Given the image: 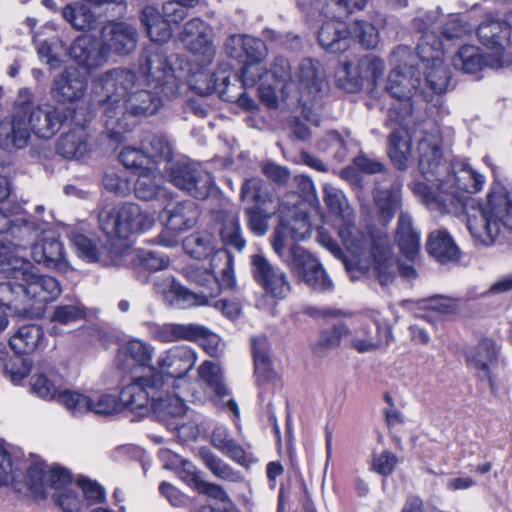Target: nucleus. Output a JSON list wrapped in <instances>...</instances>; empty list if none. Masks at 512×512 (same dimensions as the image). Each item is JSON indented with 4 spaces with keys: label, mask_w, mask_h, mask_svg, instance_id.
I'll list each match as a JSON object with an SVG mask.
<instances>
[{
    "label": "nucleus",
    "mask_w": 512,
    "mask_h": 512,
    "mask_svg": "<svg viewBox=\"0 0 512 512\" xmlns=\"http://www.w3.org/2000/svg\"><path fill=\"white\" fill-rule=\"evenodd\" d=\"M99 102L103 108V121L108 136L118 140L130 129L125 115L150 116L156 114L167 101L178 97H166L160 90L147 87L137 74L128 69L115 68L105 72L95 82Z\"/></svg>",
    "instance_id": "1"
},
{
    "label": "nucleus",
    "mask_w": 512,
    "mask_h": 512,
    "mask_svg": "<svg viewBox=\"0 0 512 512\" xmlns=\"http://www.w3.org/2000/svg\"><path fill=\"white\" fill-rule=\"evenodd\" d=\"M419 169L426 182H414L412 190L430 209L446 213L463 204L460 192L476 193L484 184V177L472 169H462L458 173L441 180L438 176L446 172L448 166L442 162L440 138L437 134H428L418 145Z\"/></svg>",
    "instance_id": "2"
},
{
    "label": "nucleus",
    "mask_w": 512,
    "mask_h": 512,
    "mask_svg": "<svg viewBox=\"0 0 512 512\" xmlns=\"http://www.w3.org/2000/svg\"><path fill=\"white\" fill-rule=\"evenodd\" d=\"M339 236L347 250L357 259L361 272L378 281L383 287L394 282L399 263L392 256L386 233L369 231L365 234L347 221L340 225Z\"/></svg>",
    "instance_id": "3"
},
{
    "label": "nucleus",
    "mask_w": 512,
    "mask_h": 512,
    "mask_svg": "<svg viewBox=\"0 0 512 512\" xmlns=\"http://www.w3.org/2000/svg\"><path fill=\"white\" fill-rule=\"evenodd\" d=\"M467 228L476 245L491 246L504 230H512V187L492 185L487 202L467 215Z\"/></svg>",
    "instance_id": "4"
},
{
    "label": "nucleus",
    "mask_w": 512,
    "mask_h": 512,
    "mask_svg": "<svg viewBox=\"0 0 512 512\" xmlns=\"http://www.w3.org/2000/svg\"><path fill=\"white\" fill-rule=\"evenodd\" d=\"M0 276L21 280L26 300L34 305L44 306L55 301L62 291L56 278L40 273L30 261L13 253L1 241Z\"/></svg>",
    "instance_id": "5"
},
{
    "label": "nucleus",
    "mask_w": 512,
    "mask_h": 512,
    "mask_svg": "<svg viewBox=\"0 0 512 512\" xmlns=\"http://www.w3.org/2000/svg\"><path fill=\"white\" fill-rule=\"evenodd\" d=\"M187 279L202 287L201 293H194L181 285L172 277H158L154 282V291L170 306L187 308L191 306L212 305L213 299L223 286L219 285L218 277L208 269L189 267L186 270Z\"/></svg>",
    "instance_id": "6"
},
{
    "label": "nucleus",
    "mask_w": 512,
    "mask_h": 512,
    "mask_svg": "<svg viewBox=\"0 0 512 512\" xmlns=\"http://www.w3.org/2000/svg\"><path fill=\"white\" fill-rule=\"evenodd\" d=\"M435 13H428L425 18L414 19V26L423 35L417 46V53L426 68V82L436 93L441 94L447 90L450 81V72L443 65L442 43L433 32L428 29L434 24Z\"/></svg>",
    "instance_id": "7"
},
{
    "label": "nucleus",
    "mask_w": 512,
    "mask_h": 512,
    "mask_svg": "<svg viewBox=\"0 0 512 512\" xmlns=\"http://www.w3.org/2000/svg\"><path fill=\"white\" fill-rule=\"evenodd\" d=\"M98 220L101 230L110 239H126L132 234L150 230L155 223L153 215L131 202L105 206Z\"/></svg>",
    "instance_id": "8"
},
{
    "label": "nucleus",
    "mask_w": 512,
    "mask_h": 512,
    "mask_svg": "<svg viewBox=\"0 0 512 512\" xmlns=\"http://www.w3.org/2000/svg\"><path fill=\"white\" fill-rule=\"evenodd\" d=\"M139 71L147 87L160 90L166 97H180L183 90L181 78L175 74L167 55L157 45L147 47L141 54Z\"/></svg>",
    "instance_id": "9"
},
{
    "label": "nucleus",
    "mask_w": 512,
    "mask_h": 512,
    "mask_svg": "<svg viewBox=\"0 0 512 512\" xmlns=\"http://www.w3.org/2000/svg\"><path fill=\"white\" fill-rule=\"evenodd\" d=\"M420 83L419 73L412 66L393 69L387 79L386 90L395 102L388 109L386 126L405 125L413 111L412 97Z\"/></svg>",
    "instance_id": "10"
},
{
    "label": "nucleus",
    "mask_w": 512,
    "mask_h": 512,
    "mask_svg": "<svg viewBox=\"0 0 512 512\" xmlns=\"http://www.w3.org/2000/svg\"><path fill=\"white\" fill-rule=\"evenodd\" d=\"M16 104L26 123L30 135L39 139L52 138L66 121L63 109L51 104H36L29 89L19 91Z\"/></svg>",
    "instance_id": "11"
},
{
    "label": "nucleus",
    "mask_w": 512,
    "mask_h": 512,
    "mask_svg": "<svg viewBox=\"0 0 512 512\" xmlns=\"http://www.w3.org/2000/svg\"><path fill=\"white\" fill-rule=\"evenodd\" d=\"M323 73L318 61L304 59L295 73L294 81H289L283 88V102L289 108H302L303 112L310 110L321 91Z\"/></svg>",
    "instance_id": "12"
},
{
    "label": "nucleus",
    "mask_w": 512,
    "mask_h": 512,
    "mask_svg": "<svg viewBox=\"0 0 512 512\" xmlns=\"http://www.w3.org/2000/svg\"><path fill=\"white\" fill-rule=\"evenodd\" d=\"M241 197L243 201L252 204L246 208L249 229L255 235L263 236L268 231V219L277 211L278 203L259 178L248 179L243 183Z\"/></svg>",
    "instance_id": "13"
},
{
    "label": "nucleus",
    "mask_w": 512,
    "mask_h": 512,
    "mask_svg": "<svg viewBox=\"0 0 512 512\" xmlns=\"http://www.w3.org/2000/svg\"><path fill=\"white\" fill-rule=\"evenodd\" d=\"M164 384L163 375L151 369L150 374L136 377L122 388V406L141 416L146 415L152 409V402L163 392Z\"/></svg>",
    "instance_id": "14"
},
{
    "label": "nucleus",
    "mask_w": 512,
    "mask_h": 512,
    "mask_svg": "<svg viewBox=\"0 0 512 512\" xmlns=\"http://www.w3.org/2000/svg\"><path fill=\"white\" fill-rule=\"evenodd\" d=\"M179 38L199 65L208 66L212 63L216 47L213 28L208 23L200 18L190 19L184 24Z\"/></svg>",
    "instance_id": "15"
},
{
    "label": "nucleus",
    "mask_w": 512,
    "mask_h": 512,
    "mask_svg": "<svg viewBox=\"0 0 512 512\" xmlns=\"http://www.w3.org/2000/svg\"><path fill=\"white\" fill-rule=\"evenodd\" d=\"M385 70L382 60L374 56H364L357 64L345 62L338 71V81L348 92L355 93L367 84L375 86Z\"/></svg>",
    "instance_id": "16"
},
{
    "label": "nucleus",
    "mask_w": 512,
    "mask_h": 512,
    "mask_svg": "<svg viewBox=\"0 0 512 512\" xmlns=\"http://www.w3.org/2000/svg\"><path fill=\"white\" fill-rule=\"evenodd\" d=\"M250 264L255 282L268 296L279 300L287 297L291 285L287 274L280 267L273 265L262 254L252 255Z\"/></svg>",
    "instance_id": "17"
},
{
    "label": "nucleus",
    "mask_w": 512,
    "mask_h": 512,
    "mask_svg": "<svg viewBox=\"0 0 512 512\" xmlns=\"http://www.w3.org/2000/svg\"><path fill=\"white\" fill-rule=\"evenodd\" d=\"M158 337L164 342L177 340L199 341L204 350L211 356H217L222 351L219 336L198 324H165L159 330Z\"/></svg>",
    "instance_id": "18"
},
{
    "label": "nucleus",
    "mask_w": 512,
    "mask_h": 512,
    "mask_svg": "<svg viewBox=\"0 0 512 512\" xmlns=\"http://www.w3.org/2000/svg\"><path fill=\"white\" fill-rule=\"evenodd\" d=\"M170 179L177 188L198 199H206L213 188L211 174L195 164L176 163L171 168Z\"/></svg>",
    "instance_id": "19"
},
{
    "label": "nucleus",
    "mask_w": 512,
    "mask_h": 512,
    "mask_svg": "<svg viewBox=\"0 0 512 512\" xmlns=\"http://www.w3.org/2000/svg\"><path fill=\"white\" fill-rule=\"evenodd\" d=\"M27 481L30 490L37 496L47 498L49 490L54 493L69 490L70 474L62 468H51L43 462H36L27 470Z\"/></svg>",
    "instance_id": "20"
},
{
    "label": "nucleus",
    "mask_w": 512,
    "mask_h": 512,
    "mask_svg": "<svg viewBox=\"0 0 512 512\" xmlns=\"http://www.w3.org/2000/svg\"><path fill=\"white\" fill-rule=\"evenodd\" d=\"M39 228L38 223L29 221L25 216L7 215L0 208V234H4L0 241L13 253H15V249L24 248L33 240Z\"/></svg>",
    "instance_id": "21"
},
{
    "label": "nucleus",
    "mask_w": 512,
    "mask_h": 512,
    "mask_svg": "<svg viewBox=\"0 0 512 512\" xmlns=\"http://www.w3.org/2000/svg\"><path fill=\"white\" fill-rule=\"evenodd\" d=\"M91 112L79 117L75 112L73 122L78 128L71 129L65 134L61 135L56 144L57 153L68 160H84L91 152V145L88 141V134L82 128L88 121L91 120Z\"/></svg>",
    "instance_id": "22"
},
{
    "label": "nucleus",
    "mask_w": 512,
    "mask_h": 512,
    "mask_svg": "<svg viewBox=\"0 0 512 512\" xmlns=\"http://www.w3.org/2000/svg\"><path fill=\"white\" fill-rule=\"evenodd\" d=\"M70 239L76 254L87 262H98L104 266L121 264L120 258L125 250L113 242L110 247L98 246L92 239L76 232L71 234Z\"/></svg>",
    "instance_id": "23"
},
{
    "label": "nucleus",
    "mask_w": 512,
    "mask_h": 512,
    "mask_svg": "<svg viewBox=\"0 0 512 512\" xmlns=\"http://www.w3.org/2000/svg\"><path fill=\"white\" fill-rule=\"evenodd\" d=\"M101 40L108 55H128L137 47L138 32L128 23L109 22L101 29Z\"/></svg>",
    "instance_id": "24"
},
{
    "label": "nucleus",
    "mask_w": 512,
    "mask_h": 512,
    "mask_svg": "<svg viewBox=\"0 0 512 512\" xmlns=\"http://www.w3.org/2000/svg\"><path fill=\"white\" fill-rule=\"evenodd\" d=\"M31 138L21 112L15 103L12 116L0 121V149L7 153H16L27 148Z\"/></svg>",
    "instance_id": "25"
},
{
    "label": "nucleus",
    "mask_w": 512,
    "mask_h": 512,
    "mask_svg": "<svg viewBox=\"0 0 512 512\" xmlns=\"http://www.w3.org/2000/svg\"><path fill=\"white\" fill-rule=\"evenodd\" d=\"M477 35L484 46L495 49L492 56L500 60L511 57L504 51V45H512V11L507 13L502 21L482 23L478 27Z\"/></svg>",
    "instance_id": "26"
},
{
    "label": "nucleus",
    "mask_w": 512,
    "mask_h": 512,
    "mask_svg": "<svg viewBox=\"0 0 512 512\" xmlns=\"http://www.w3.org/2000/svg\"><path fill=\"white\" fill-rule=\"evenodd\" d=\"M87 79L75 67H68L53 80L52 97L59 103H73L86 93Z\"/></svg>",
    "instance_id": "27"
},
{
    "label": "nucleus",
    "mask_w": 512,
    "mask_h": 512,
    "mask_svg": "<svg viewBox=\"0 0 512 512\" xmlns=\"http://www.w3.org/2000/svg\"><path fill=\"white\" fill-rule=\"evenodd\" d=\"M70 56L77 64L89 71L102 67L108 60L102 41L91 35L76 38L70 48Z\"/></svg>",
    "instance_id": "28"
},
{
    "label": "nucleus",
    "mask_w": 512,
    "mask_h": 512,
    "mask_svg": "<svg viewBox=\"0 0 512 512\" xmlns=\"http://www.w3.org/2000/svg\"><path fill=\"white\" fill-rule=\"evenodd\" d=\"M196 354L188 346H177L163 352L157 360L158 373L172 378H182L195 365Z\"/></svg>",
    "instance_id": "29"
},
{
    "label": "nucleus",
    "mask_w": 512,
    "mask_h": 512,
    "mask_svg": "<svg viewBox=\"0 0 512 512\" xmlns=\"http://www.w3.org/2000/svg\"><path fill=\"white\" fill-rule=\"evenodd\" d=\"M511 63V57L500 60L492 55L483 56L477 47L470 45L460 48L458 53L453 57L454 67L465 73H476L483 69L484 66L500 69Z\"/></svg>",
    "instance_id": "30"
},
{
    "label": "nucleus",
    "mask_w": 512,
    "mask_h": 512,
    "mask_svg": "<svg viewBox=\"0 0 512 512\" xmlns=\"http://www.w3.org/2000/svg\"><path fill=\"white\" fill-rule=\"evenodd\" d=\"M198 374L199 378L215 394L218 403L238 418L239 407L237 402L233 399L224 400L229 395V391L224 383L221 367L212 361H204L198 369Z\"/></svg>",
    "instance_id": "31"
},
{
    "label": "nucleus",
    "mask_w": 512,
    "mask_h": 512,
    "mask_svg": "<svg viewBox=\"0 0 512 512\" xmlns=\"http://www.w3.org/2000/svg\"><path fill=\"white\" fill-rule=\"evenodd\" d=\"M311 235V225L306 215L293 217L289 221H281L274 232L272 247L276 254H282V248L289 243L304 240Z\"/></svg>",
    "instance_id": "32"
},
{
    "label": "nucleus",
    "mask_w": 512,
    "mask_h": 512,
    "mask_svg": "<svg viewBox=\"0 0 512 512\" xmlns=\"http://www.w3.org/2000/svg\"><path fill=\"white\" fill-rule=\"evenodd\" d=\"M245 60L241 72V80L244 86H253L262 77L263 69L257 66L267 56L265 43L257 38H246Z\"/></svg>",
    "instance_id": "33"
},
{
    "label": "nucleus",
    "mask_w": 512,
    "mask_h": 512,
    "mask_svg": "<svg viewBox=\"0 0 512 512\" xmlns=\"http://www.w3.org/2000/svg\"><path fill=\"white\" fill-rule=\"evenodd\" d=\"M498 350L492 339L481 340L468 354L467 363L475 369L479 377L486 379L492 385V369L497 363Z\"/></svg>",
    "instance_id": "34"
},
{
    "label": "nucleus",
    "mask_w": 512,
    "mask_h": 512,
    "mask_svg": "<svg viewBox=\"0 0 512 512\" xmlns=\"http://www.w3.org/2000/svg\"><path fill=\"white\" fill-rule=\"evenodd\" d=\"M32 257L47 267L65 270L63 245L53 233L44 234L42 239L32 247Z\"/></svg>",
    "instance_id": "35"
},
{
    "label": "nucleus",
    "mask_w": 512,
    "mask_h": 512,
    "mask_svg": "<svg viewBox=\"0 0 512 512\" xmlns=\"http://www.w3.org/2000/svg\"><path fill=\"white\" fill-rule=\"evenodd\" d=\"M318 40L322 48L327 52L341 53L350 46V31L346 23L337 19H331L321 26Z\"/></svg>",
    "instance_id": "36"
},
{
    "label": "nucleus",
    "mask_w": 512,
    "mask_h": 512,
    "mask_svg": "<svg viewBox=\"0 0 512 512\" xmlns=\"http://www.w3.org/2000/svg\"><path fill=\"white\" fill-rule=\"evenodd\" d=\"M165 225L176 232H185L192 229L200 217L199 206L191 201H181L164 210Z\"/></svg>",
    "instance_id": "37"
},
{
    "label": "nucleus",
    "mask_w": 512,
    "mask_h": 512,
    "mask_svg": "<svg viewBox=\"0 0 512 512\" xmlns=\"http://www.w3.org/2000/svg\"><path fill=\"white\" fill-rule=\"evenodd\" d=\"M374 201L381 221L389 222L401 206V185L393 181L386 187L377 181Z\"/></svg>",
    "instance_id": "38"
},
{
    "label": "nucleus",
    "mask_w": 512,
    "mask_h": 512,
    "mask_svg": "<svg viewBox=\"0 0 512 512\" xmlns=\"http://www.w3.org/2000/svg\"><path fill=\"white\" fill-rule=\"evenodd\" d=\"M396 241L403 256L415 261L419 256L420 234L414 228L411 217L401 213L396 230Z\"/></svg>",
    "instance_id": "39"
},
{
    "label": "nucleus",
    "mask_w": 512,
    "mask_h": 512,
    "mask_svg": "<svg viewBox=\"0 0 512 512\" xmlns=\"http://www.w3.org/2000/svg\"><path fill=\"white\" fill-rule=\"evenodd\" d=\"M44 341V331L37 324H27L10 337L9 344L17 354H29L39 348Z\"/></svg>",
    "instance_id": "40"
},
{
    "label": "nucleus",
    "mask_w": 512,
    "mask_h": 512,
    "mask_svg": "<svg viewBox=\"0 0 512 512\" xmlns=\"http://www.w3.org/2000/svg\"><path fill=\"white\" fill-rule=\"evenodd\" d=\"M427 250L441 263L455 262L460 251L446 230H437L429 235Z\"/></svg>",
    "instance_id": "41"
},
{
    "label": "nucleus",
    "mask_w": 512,
    "mask_h": 512,
    "mask_svg": "<svg viewBox=\"0 0 512 512\" xmlns=\"http://www.w3.org/2000/svg\"><path fill=\"white\" fill-rule=\"evenodd\" d=\"M409 119L405 125H392L391 127L398 126L389 136L388 153L392 162L398 169H405L411 155V140L406 131Z\"/></svg>",
    "instance_id": "42"
},
{
    "label": "nucleus",
    "mask_w": 512,
    "mask_h": 512,
    "mask_svg": "<svg viewBox=\"0 0 512 512\" xmlns=\"http://www.w3.org/2000/svg\"><path fill=\"white\" fill-rule=\"evenodd\" d=\"M141 22L153 42H166L172 36V29L156 7L147 5L141 13Z\"/></svg>",
    "instance_id": "43"
},
{
    "label": "nucleus",
    "mask_w": 512,
    "mask_h": 512,
    "mask_svg": "<svg viewBox=\"0 0 512 512\" xmlns=\"http://www.w3.org/2000/svg\"><path fill=\"white\" fill-rule=\"evenodd\" d=\"M218 219L221 224L220 235L223 243L242 251L245 247V240L241 233L238 212L221 210L218 212Z\"/></svg>",
    "instance_id": "44"
},
{
    "label": "nucleus",
    "mask_w": 512,
    "mask_h": 512,
    "mask_svg": "<svg viewBox=\"0 0 512 512\" xmlns=\"http://www.w3.org/2000/svg\"><path fill=\"white\" fill-rule=\"evenodd\" d=\"M347 341L359 353L375 351L382 343L380 326L378 323H373L356 329L353 332L349 330Z\"/></svg>",
    "instance_id": "45"
},
{
    "label": "nucleus",
    "mask_w": 512,
    "mask_h": 512,
    "mask_svg": "<svg viewBox=\"0 0 512 512\" xmlns=\"http://www.w3.org/2000/svg\"><path fill=\"white\" fill-rule=\"evenodd\" d=\"M134 190L136 197L143 201L168 197L167 190L161 186L155 171L151 168L139 172Z\"/></svg>",
    "instance_id": "46"
},
{
    "label": "nucleus",
    "mask_w": 512,
    "mask_h": 512,
    "mask_svg": "<svg viewBox=\"0 0 512 512\" xmlns=\"http://www.w3.org/2000/svg\"><path fill=\"white\" fill-rule=\"evenodd\" d=\"M211 444L222 454L237 462L238 464H245L246 453L242 446H240L231 437L227 428L223 426L215 428L211 434Z\"/></svg>",
    "instance_id": "47"
},
{
    "label": "nucleus",
    "mask_w": 512,
    "mask_h": 512,
    "mask_svg": "<svg viewBox=\"0 0 512 512\" xmlns=\"http://www.w3.org/2000/svg\"><path fill=\"white\" fill-rule=\"evenodd\" d=\"M210 268L211 274L218 277L219 285L223 288L234 286L233 257L225 249L213 250L211 253Z\"/></svg>",
    "instance_id": "48"
},
{
    "label": "nucleus",
    "mask_w": 512,
    "mask_h": 512,
    "mask_svg": "<svg viewBox=\"0 0 512 512\" xmlns=\"http://www.w3.org/2000/svg\"><path fill=\"white\" fill-rule=\"evenodd\" d=\"M26 297L24 294L23 283L12 285L9 282L0 283V306L13 313L23 316L28 313L26 306Z\"/></svg>",
    "instance_id": "49"
},
{
    "label": "nucleus",
    "mask_w": 512,
    "mask_h": 512,
    "mask_svg": "<svg viewBox=\"0 0 512 512\" xmlns=\"http://www.w3.org/2000/svg\"><path fill=\"white\" fill-rule=\"evenodd\" d=\"M277 255L296 276L317 261L305 248L295 243H289L286 248H282V254Z\"/></svg>",
    "instance_id": "50"
},
{
    "label": "nucleus",
    "mask_w": 512,
    "mask_h": 512,
    "mask_svg": "<svg viewBox=\"0 0 512 512\" xmlns=\"http://www.w3.org/2000/svg\"><path fill=\"white\" fill-rule=\"evenodd\" d=\"M63 17L77 30H94L97 16L84 4H70L63 9Z\"/></svg>",
    "instance_id": "51"
},
{
    "label": "nucleus",
    "mask_w": 512,
    "mask_h": 512,
    "mask_svg": "<svg viewBox=\"0 0 512 512\" xmlns=\"http://www.w3.org/2000/svg\"><path fill=\"white\" fill-rule=\"evenodd\" d=\"M199 456L205 466L217 478L229 482H239L242 480V476L239 472L233 470L227 463H225L221 458H219L209 449L201 448L199 450Z\"/></svg>",
    "instance_id": "52"
},
{
    "label": "nucleus",
    "mask_w": 512,
    "mask_h": 512,
    "mask_svg": "<svg viewBox=\"0 0 512 512\" xmlns=\"http://www.w3.org/2000/svg\"><path fill=\"white\" fill-rule=\"evenodd\" d=\"M215 238L211 233L198 232L186 237L183 241V249L187 254L196 259L208 257L214 250Z\"/></svg>",
    "instance_id": "53"
},
{
    "label": "nucleus",
    "mask_w": 512,
    "mask_h": 512,
    "mask_svg": "<svg viewBox=\"0 0 512 512\" xmlns=\"http://www.w3.org/2000/svg\"><path fill=\"white\" fill-rule=\"evenodd\" d=\"M152 410L160 419L166 420L170 417H183L187 408L180 397L173 394L162 396L161 393L157 400L152 402Z\"/></svg>",
    "instance_id": "54"
},
{
    "label": "nucleus",
    "mask_w": 512,
    "mask_h": 512,
    "mask_svg": "<svg viewBox=\"0 0 512 512\" xmlns=\"http://www.w3.org/2000/svg\"><path fill=\"white\" fill-rule=\"evenodd\" d=\"M120 355L129 357L136 365L149 366L154 354V347L149 343L132 338L119 349Z\"/></svg>",
    "instance_id": "55"
},
{
    "label": "nucleus",
    "mask_w": 512,
    "mask_h": 512,
    "mask_svg": "<svg viewBox=\"0 0 512 512\" xmlns=\"http://www.w3.org/2000/svg\"><path fill=\"white\" fill-rule=\"evenodd\" d=\"M311 266L298 274V279L313 290L330 291L333 288V283L322 265L317 260Z\"/></svg>",
    "instance_id": "56"
},
{
    "label": "nucleus",
    "mask_w": 512,
    "mask_h": 512,
    "mask_svg": "<svg viewBox=\"0 0 512 512\" xmlns=\"http://www.w3.org/2000/svg\"><path fill=\"white\" fill-rule=\"evenodd\" d=\"M72 415L80 416L90 411L92 398L78 391L65 389L58 394V400Z\"/></svg>",
    "instance_id": "57"
},
{
    "label": "nucleus",
    "mask_w": 512,
    "mask_h": 512,
    "mask_svg": "<svg viewBox=\"0 0 512 512\" xmlns=\"http://www.w3.org/2000/svg\"><path fill=\"white\" fill-rule=\"evenodd\" d=\"M30 391L43 400H58L61 393L53 375L44 372L35 373L30 380Z\"/></svg>",
    "instance_id": "58"
},
{
    "label": "nucleus",
    "mask_w": 512,
    "mask_h": 512,
    "mask_svg": "<svg viewBox=\"0 0 512 512\" xmlns=\"http://www.w3.org/2000/svg\"><path fill=\"white\" fill-rule=\"evenodd\" d=\"M180 463H182L188 477L200 493L221 501H224L227 498V494L224 489L217 484L204 481L191 462L187 460H180Z\"/></svg>",
    "instance_id": "59"
},
{
    "label": "nucleus",
    "mask_w": 512,
    "mask_h": 512,
    "mask_svg": "<svg viewBox=\"0 0 512 512\" xmlns=\"http://www.w3.org/2000/svg\"><path fill=\"white\" fill-rule=\"evenodd\" d=\"M200 66L196 71L190 70L187 84L199 95H210L215 89L216 79L209 70L204 68L205 66Z\"/></svg>",
    "instance_id": "60"
},
{
    "label": "nucleus",
    "mask_w": 512,
    "mask_h": 512,
    "mask_svg": "<svg viewBox=\"0 0 512 512\" xmlns=\"http://www.w3.org/2000/svg\"><path fill=\"white\" fill-rule=\"evenodd\" d=\"M349 28L350 38L358 40L365 49H373L379 43V34L376 28L369 22L356 20Z\"/></svg>",
    "instance_id": "61"
},
{
    "label": "nucleus",
    "mask_w": 512,
    "mask_h": 512,
    "mask_svg": "<svg viewBox=\"0 0 512 512\" xmlns=\"http://www.w3.org/2000/svg\"><path fill=\"white\" fill-rule=\"evenodd\" d=\"M143 149L150 160H170L172 149L167 139L160 135H148L143 142Z\"/></svg>",
    "instance_id": "62"
},
{
    "label": "nucleus",
    "mask_w": 512,
    "mask_h": 512,
    "mask_svg": "<svg viewBox=\"0 0 512 512\" xmlns=\"http://www.w3.org/2000/svg\"><path fill=\"white\" fill-rule=\"evenodd\" d=\"M255 371L258 374L266 375L271 370V358L269 345L266 336H257L252 339Z\"/></svg>",
    "instance_id": "63"
},
{
    "label": "nucleus",
    "mask_w": 512,
    "mask_h": 512,
    "mask_svg": "<svg viewBox=\"0 0 512 512\" xmlns=\"http://www.w3.org/2000/svg\"><path fill=\"white\" fill-rule=\"evenodd\" d=\"M324 202L333 214L343 218L350 217L351 211L341 190L330 185H325Z\"/></svg>",
    "instance_id": "64"
}]
</instances>
